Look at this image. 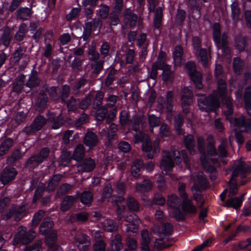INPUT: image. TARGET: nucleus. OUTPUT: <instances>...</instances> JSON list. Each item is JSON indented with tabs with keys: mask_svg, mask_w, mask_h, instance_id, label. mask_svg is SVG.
Returning a JSON list of instances; mask_svg holds the SVG:
<instances>
[{
	"mask_svg": "<svg viewBox=\"0 0 251 251\" xmlns=\"http://www.w3.org/2000/svg\"><path fill=\"white\" fill-rule=\"evenodd\" d=\"M134 141L135 143L142 142L143 151L149 158H152L155 154L160 151V140L158 138L154 141L152 147L150 137L142 132H138L134 135Z\"/></svg>",
	"mask_w": 251,
	"mask_h": 251,
	"instance_id": "1",
	"label": "nucleus"
},
{
	"mask_svg": "<svg viewBox=\"0 0 251 251\" xmlns=\"http://www.w3.org/2000/svg\"><path fill=\"white\" fill-rule=\"evenodd\" d=\"M162 158L160 163V168L162 172L167 174L168 172L171 171L175 166L174 160L176 164L181 163L180 152L177 147L173 146L171 151H163L162 152Z\"/></svg>",
	"mask_w": 251,
	"mask_h": 251,
	"instance_id": "2",
	"label": "nucleus"
},
{
	"mask_svg": "<svg viewBox=\"0 0 251 251\" xmlns=\"http://www.w3.org/2000/svg\"><path fill=\"white\" fill-rule=\"evenodd\" d=\"M251 172V165L238 162V164L235 165L232 171L231 177L229 180L228 197H233L236 195L238 191V186L235 177L240 176L243 178L246 175Z\"/></svg>",
	"mask_w": 251,
	"mask_h": 251,
	"instance_id": "3",
	"label": "nucleus"
},
{
	"mask_svg": "<svg viewBox=\"0 0 251 251\" xmlns=\"http://www.w3.org/2000/svg\"><path fill=\"white\" fill-rule=\"evenodd\" d=\"M191 180L194 183L192 187L194 198L198 204L201 207L202 206L204 201L202 199L200 188H206L207 187V180L202 172L194 173L191 175Z\"/></svg>",
	"mask_w": 251,
	"mask_h": 251,
	"instance_id": "4",
	"label": "nucleus"
},
{
	"mask_svg": "<svg viewBox=\"0 0 251 251\" xmlns=\"http://www.w3.org/2000/svg\"><path fill=\"white\" fill-rule=\"evenodd\" d=\"M196 96L199 97L197 100L199 105L201 104L207 108H202L200 110H218L221 107V99L213 92L208 95L204 93H197Z\"/></svg>",
	"mask_w": 251,
	"mask_h": 251,
	"instance_id": "5",
	"label": "nucleus"
},
{
	"mask_svg": "<svg viewBox=\"0 0 251 251\" xmlns=\"http://www.w3.org/2000/svg\"><path fill=\"white\" fill-rule=\"evenodd\" d=\"M53 226V222L50 218L44 219L40 227V232L42 234L46 235V243L48 247L52 246L57 238V232L51 229Z\"/></svg>",
	"mask_w": 251,
	"mask_h": 251,
	"instance_id": "6",
	"label": "nucleus"
},
{
	"mask_svg": "<svg viewBox=\"0 0 251 251\" xmlns=\"http://www.w3.org/2000/svg\"><path fill=\"white\" fill-rule=\"evenodd\" d=\"M36 236V232L32 229L26 231L25 227L21 226L18 228V232L15 235L13 244L17 245L19 243L27 244L31 242Z\"/></svg>",
	"mask_w": 251,
	"mask_h": 251,
	"instance_id": "7",
	"label": "nucleus"
},
{
	"mask_svg": "<svg viewBox=\"0 0 251 251\" xmlns=\"http://www.w3.org/2000/svg\"><path fill=\"white\" fill-rule=\"evenodd\" d=\"M168 204L173 209V215L176 219L178 221H183L185 219V215L182 212L179 208L180 201L176 195H171L168 197Z\"/></svg>",
	"mask_w": 251,
	"mask_h": 251,
	"instance_id": "8",
	"label": "nucleus"
},
{
	"mask_svg": "<svg viewBox=\"0 0 251 251\" xmlns=\"http://www.w3.org/2000/svg\"><path fill=\"white\" fill-rule=\"evenodd\" d=\"M50 150L49 148H43L38 154H36L30 158L26 162V166L30 168L36 167L47 159Z\"/></svg>",
	"mask_w": 251,
	"mask_h": 251,
	"instance_id": "9",
	"label": "nucleus"
},
{
	"mask_svg": "<svg viewBox=\"0 0 251 251\" xmlns=\"http://www.w3.org/2000/svg\"><path fill=\"white\" fill-rule=\"evenodd\" d=\"M234 129L240 130L249 133H251V119H246L244 116L236 118L234 120Z\"/></svg>",
	"mask_w": 251,
	"mask_h": 251,
	"instance_id": "10",
	"label": "nucleus"
},
{
	"mask_svg": "<svg viewBox=\"0 0 251 251\" xmlns=\"http://www.w3.org/2000/svg\"><path fill=\"white\" fill-rule=\"evenodd\" d=\"M193 101V91L185 87L181 90V101L182 110H188L186 107L190 106Z\"/></svg>",
	"mask_w": 251,
	"mask_h": 251,
	"instance_id": "11",
	"label": "nucleus"
},
{
	"mask_svg": "<svg viewBox=\"0 0 251 251\" xmlns=\"http://www.w3.org/2000/svg\"><path fill=\"white\" fill-rule=\"evenodd\" d=\"M77 247L79 251H87L91 245L90 238L85 234H80L75 237Z\"/></svg>",
	"mask_w": 251,
	"mask_h": 251,
	"instance_id": "12",
	"label": "nucleus"
},
{
	"mask_svg": "<svg viewBox=\"0 0 251 251\" xmlns=\"http://www.w3.org/2000/svg\"><path fill=\"white\" fill-rule=\"evenodd\" d=\"M46 122V120L44 117L39 116L34 120L32 125L25 127V131L26 133L36 132L42 128L45 124Z\"/></svg>",
	"mask_w": 251,
	"mask_h": 251,
	"instance_id": "13",
	"label": "nucleus"
},
{
	"mask_svg": "<svg viewBox=\"0 0 251 251\" xmlns=\"http://www.w3.org/2000/svg\"><path fill=\"white\" fill-rule=\"evenodd\" d=\"M173 226L168 223L163 225L161 228L156 225L152 227L153 232L156 233L159 237L162 239L170 235L173 232Z\"/></svg>",
	"mask_w": 251,
	"mask_h": 251,
	"instance_id": "14",
	"label": "nucleus"
},
{
	"mask_svg": "<svg viewBox=\"0 0 251 251\" xmlns=\"http://www.w3.org/2000/svg\"><path fill=\"white\" fill-rule=\"evenodd\" d=\"M125 220L128 223L126 226L127 231L135 232V230L140 223V221L138 217L134 213L127 215Z\"/></svg>",
	"mask_w": 251,
	"mask_h": 251,
	"instance_id": "15",
	"label": "nucleus"
},
{
	"mask_svg": "<svg viewBox=\"0 0 251 251\" xmlns=\"http://www.w3.org/2000/svg\"><path fill=\"white\" fill-rule=\"evenodd\" d=\"M17 175V172L14 168H5L2 172L0 180L3 184H6L13 180Z\"/></svg>",
	"mask_w": 251,
	"mask_h": 251,
	"instance_id": "16",
	"label": "nucleus"
},
{
	"mask_svg": "<svg viewBox=\"0 0 251 251\" xmlns=\"http://www.w3.org/2000/svg\"><path fill=\"white\" fill-rule=\"evenodd\" d=\"M25 75L21 74L19 75L12 83V91L18 94H20L23 90L25 83Z\"/></svg>",
	"mask_w": 251,
	"mask_h": 251,
	"instance_id": "17",
	"label": "nucleus"
},
{
	"mask_svg": "<svg viewBox=\"0 0 251 251\" xmlns=\"http://www.w3.org/2000/svg\"><path fill=\"white\" fill-rule=\"evenodd\" d=\"M174 93L173 91H168L166 95V99L160 97L158 100L162 102V108L160 110H164V105H166V110H173L174 106Z\"/></svg>",
	"mask_w": 251,
	"mask_h": 251,
	"instance_id": "18",
	"label": "nucleus"
},
{
	"mask_svg": "<svg viewBox=\"0 0 251 251\" xmlns=\"http://www.w3.org/2000/svg\"><path fill=\"white\" fill-rule=\"evenodd\" d=\"M33 11L31 7H20L15 12L17 20L26 21L32 16Z\"/></svg>",
	"mask_w": 251,
	"mask_h": 251,
	"instance_id": "19",
	"label": "nucleus"
},
{
	"mask_svg": "<svg viewBox=\"0 0 251 251\" xmlns=\"http://www.w3.org/2000/svg\"><path fill=\"white\" fill-rule=\"evenodd\" d=\"M95 166L96 163L94 160L91 158H87L77 166V170L79 172L89 173L92 172Z\"/></svg>",
	"mask_w": 251,
	"mask_h": 251,
	"instance_id": "20",
	"label": "nucleus"
},
{
	"mask_svg": "<svg viewBox=\"0 0 251 251\" xmlns=\"http://www.w3.org/2000/svg\"><path fill=\"white\" fill-rule=\"evenodd\" d=\"M40 82L41 79L38 76V72L33 70L27 81L25 83V86L30 89L37 88L40 86Z\"/></svg>",
	"mask_w": 251,
	"mask_h": 251,
	"instance_id": "21",
	"label": "nucleus"
},
{
	"mask_svg": "<svg viewBox=\"0 0 251 251\" xmlns=\"http://www.w3.org/2000/svg\"><path fill=\"white\" fill-rule=\"evenodd\" d=\"M190 80L192 82L196 90H201L203 88L204 85L202 80V74L200 71L194 74L189 76Z\"/></svg>",
	"mask_w": 251,
	"mask_h": 251,
	"instance_id": "22",
	"label": "nucleus"
},
{
	"mask_svg": "<svg viewBox=\"0 0 251 251\" xmlns=\"http://www.w3.org/2000/svg\"><path fill=\"white\" fill-rule=\"evenodd\" d=\"M221 27L219 23H215L212 27L213 41L217 48H219L221 41Z\"/></svg>",
	"mask_w": 251,
	"mask_h": 251,
	"instance_id": "23",
	"label": "nucleus"
},
{
	"mask_svg": "<svg viewBox=\"0 0 251 251\" xmlns=\"http://www.w3.org/2000/svg\"><path fill=\"white\" fill-rule=\"evenodd\" d=\"M98 142V138L96 133L88 131L84 138V143L89 148L95 147Z\"/></svg>",
	"mask_w": 251,
	"mask_h": 251,
	"instance_id": "24",
	"label": "nucleus"
},
{
	"mask_svg": "<svg viewBox=\"0 0 251 251\" xmlns=\"http://www.w3.org/2000/svg\"><path fill=\"white\" fill-rule=\"evenodd\" d=\"M197 146L200 152L201 153V160L202 166L206 167L207 155L205 152V144L203 138L199 137L197 138Z\"/></svg>",
	"mask_w": 251,
	"mask_h": 251,
	"instance_id": "25",
	"label": "nucleus"
},
{
	"mask_svg": "<svg viewBox=\"0 0 251 251\" xmlns=\"http://www.w3.org/2000/svg\"><path fill=\"white\" fill-rule=\"evenodd\" d=\"M213 92L219 97L227 95V85L226 81L222 78L219 79L217 82V89L213 90Z\"/></svg>",
	"mask_w": 251,
	"mask_h": 251,
	"instance_id": "26",
	"label": "nucleus"
},
{
	"mask_svg": "<svg viewBox=\"0 0 251 251\" xmlns=\"http://www.w3.org/2000/svg\"><path fill=\"white\" fill-rule=\"evenodd\" d=\"M48 120L51 122H53L52 125V128L56 129L59 128L63 124V119L62 117L59 116H56L54 112H52L50 111H48L47 114Z\"/></svg>",
	"mask_w": 251,
	"mask_h": 251,
	"instance_id": "27",
	"label": "nucleus"
},
{
	"mask_svg": "<svg viewBox=\"0 0 251 251\" xmlns=\"http://www.w3.org/2000/svg\"><path fill=\"white\" fill-rule=\"evenodd\" d=\"M243 196L244 195L240 197H229V198L226 201L224 206L232 207L235 209L238 208L242 204Z\"/></svg>",
	"mask_w": 251,
	"mask_h": 251,
	"instance_id": "28",
	"label": "nucleus"
},
{
	"mask_svg": "<svg viewBox=\"0 0 251 251\" xmlns=\"http://www.w3.org/2000/svg\"><path fill=\"white\" fill-rule=\"evenodd\" d=\"M182 209L186 214H194L197 211V208L192 203V201L187 198L183 200Z\"/></svg>",
	"mask_w": 251,
	"mask_h": 251,
	"instance_id": "29",
	"label": "nucleus"
},
{
	"mask_svg": "<svg viewBox=\"0 0 251 251\" xmlns=\"http://www.w3.org/2000/svg\"><path fill=\"white\" fill-rule=\"evenodd\" d=\"M141 248L143 251H150L149 243L151 240V235L147 229L141 232Z\"/></svg>",
	"mask_w": 251,
	"mask_h": 251,
	"instance_id": "30",
	"label": "nucleus"
},
{
	"mask_svg": "<svg viewBox=\"0 0 251 251\" xmlns=\"http://www.w3.org/2000/svg\"><path fill=\"white\" fill-rule=\"evenodd\" d=\"M175 72L171 67H167L162 73L161 78L164 82L173 83L175 78Z\"/></svg>",
	"mask_w": 251,
	"mask_h": 251,
	"instance_id": "31",
	"label": "nucleus"
},
{
	"mask_svg": "<svg viewBox=\"0 0 251 251\" xmlns=\"http://www.w3.org/2000/svg\"><path fill=\"white\" fill-rule=\"evenodd\" d=\"M184 143L190 154H194L195 153V141L194 136L192 135L185 136L184 138Z\"/></svg>",
	"mask_w": 251,
	"mask_h": 251,
	"instance_id": "32",
	"label": "nucleus"
},
{
	"mask_svg": "<svg viewBox=\"0 0 251 251\" xmlns=\"http://www.w3.org/2000/svg\"><path fill=\"white\" fill-rule=\"evenodd\" d=\"M227 146V143L226 140L225 138L222 139L220 145L218 147V152L219 157L221 161L224 163H226V161L224 159V158L227 156V152L226 151Z\"/></svg>",
	"mask_w": 251,
	"mask_h": 251,
	"instance_id": "33",
	"label": "nucleus"
},
{
	"mask_svg": "<svg viewBox=\"0 0 251 251\" xmlns=\"http://www.w3.org/2000/svg\"><path fill=\"white\" fill-rule=\"evenodd\" d=\"M243 99L245 110H251V85L245 89Z\"/></svg>",
	"mask_w": 251,
	"mask_h": 251,
	"instance_id": "34",
	"label": "nucleus"
},
{
	"mask_svg": "<svg viewBox=\"0 0 251 251\" xmlns=\"http://www.w3.org/2000/svg\"><path fill=\"white\" fill-rule=\"evenodd\" d=\"M143 165L142 160L136 159L133 161L131 168V173L133 176L136 177L140 176Z\"/></svg>",
	"mask_w": 251,
	"mask_h": 251,
	"instance_id": "35",
	"label": "nucleus"
},
{
	"mask_svg": "<svg viewBox=\"0 0 251 251\" xmlns=\"http://www.w3.org/2000/svg\"><path fill=\"white\" fill-rule=\"evenodd\" d=\"M197 57H200L203 67H205L208 63V54L205 48H202L194 52Z\"/></svg>",
	"mask_w": 251,
	"mask_h": 251,
	"instance_id": "36",
	"label": "nucleus"
},
{
	"mask_svg": "<svg viewBox=\"0 0 251 251\" xmlns=\"http://www.w3.org/2000/svg\"><path fill=\"white\" fill-rule=\"evenodd\" d=\"M62 176L61 175H55L50 179L48 185L46 187V190L50 192L53 191L56 187L58 185L60 181Z\"/></svg>",
	"mask_w": 251,
	"mask_h": 251,
	"instance_id": "37",
	"label": "nucleus"
},
{
	"mask_svg": "<svg viewBox=\"0 0 251 251\" xmlns=\"http://www.w3.org/2000/svg\"><path fill=\"white\" fill-rule=\"evenodd\" d=\"M76 198L72 196H68L64 198L61 205V209L65 212L73 205Z\"/></svg>",
	"mask_w": 251,
	"mask_h": 251,
	"instance_id": "38",
	"label": "nucleus"
},
{
	"mask_svg": "<svg viewBox=\"0 0 251 251\" xmlns=\"http://www.w3.org/2000/svg\"><path fill=\"white\" fill-rule=\"evenodd\" d=\"M207 153L208 155H207V159L208 162L211 164V162L213 164L215 165L216 166L219 165L218 160L217 158H211L209 159L208 156H213L217 154V151L214 147L213 144L211 143H209L207 146Z\"/></svg>",
	"mask_w": 251,
	"mask_h": 251,
	"instance_id": "39",
	"label": "nucleus"
},
{
	"mask_svg": "<svg viewBox=\"0 0 251 251\" xmlns=\"http://www.w3.org/2000/svg\"><path fill=\"white\" fill-rule=\"evenodd\" d=\"M104 61L103 59H100L98 61L91 62L90 65L93 74L98 75L103 69V65Z\"/></svg>",
	"mask_w": 251,
	"mask_h": 251,
	"instance_id": "40",
	"label": "nucleus"
},
{
	"mask_svg": "<svg viewBox=\"0 0 251 251\" xmlns=\"http://www.w3.org/2000/svg\"><path fill=\"white\" fill-rule=\"evenodd\" d=\"M231 18L235 22H238L240 20V9L239 7L238 3L236 1H234L231 5Z\"/></svg>",
	"mask_w": 251,
	"mask_h": 251,
	"instance_id": "41",
	"label": "nucleus"
},
{
	"mask_svg": "<svg viewBox=\"0 0 251 251\" xmlns=\"http://www.w3.org/2000/svg\"><path fill=\"white\" fill-rule=\"evenodd\" d=\"M104 93L102 91H99L96 93L95 99L93 103V110L101 109V106L103 98H104Z\"/></svg>",
	"mask_w": 251,
	"mask_h": 251,
	"instance_id": "42",
	"label": "nucleus"
},
{
	"mask_svg": "<svg viewBox=\"0 0 251 251\" xmlns=\"http://www.w3.org/2000/svg\"><path fill=\"white\" fill-rule=\"evenodd\" d=\"M88 219V214L86 212H82L79 213L73 214L71 215L69 218V221L71 223L75 221L84 222Z\"/></svg>",
	"mask_w": 251,
	"mask_h": 251,
	"instance_id": "43",
	"label": "nucleus"
},
{
	"mask_svg": "<svg viewBox=\"0 0 251 251\" xmlns=\"http://www.w3.org/2000/svg\"><path fill=\"white\" fill-rule=\"evenodd\" d=\"M48 101V98L47 94L44 92H41L38 96L36 104L38 108L41 109V110H43Z\"/></svg>",
	"mask_w": 251,
	"mask_h": 251,
	"instance_id": "44",
	"label": "nucleus"
},
{
	"mask_svg": "<svg viewBox=\"0 0 251 251\" xmlns=\"http://www.w3.org/2000/svg\"><path fill=\"white\" fill-rule=\"evenodd\" d=\"M183 55V49L181 46L177 45L175 47L173 52V58L174 60L178 63L181 62Z\"/></svg>",
	"mask_w": 251,
	"mask_h": 251,
	"instance_id": "45",
	"label": "nucleus"
},
{
	"mask_svg": "<svg viewBox=\"0 0 251 251\" xmlns=\"http://www.w3.org/2000/svg\"><path fill=\"white\" fill-rule=\"evenodd\" d=\"M236 49L241 52L245 50L247 46V39L245 36H238L235 39Z\"/></svg>",
	"mask_w": 251,
	"mask_h": 251,
	"instance_id": "46",
	"label": "nucleus"
},
{
	"mask_svg": "<svg viewBox=\"0 0 251 251\" xmlns=\"http://www.w3.org/2000/svg\"><path fill=\"white\" fill-rule=\"evenodd\" d=\"M244 66V60L239 57L234 58L233 60V69L234 73L239 74Z\"/></svg>",
	"mask_w": 251,
	"mask_h": 251,
	"instance_id": "47",
	"label": "nucleus"
},
{
	"mask_svg": "<svg viewBox=\"0 0 251 251\" xmlns=\"http://www.w3.org/2000/svg\"><path fill=\"white\" fill-rule=\"evenodd\" d=\"M103 228L108 232H112L116 230L118 228L116 223L113 220L107 219L102 224Z\"/></svg>",
	"mask_w": 251,
	"mask_h": 251,
	"instance_id": "48",
	"label": "nucleus"
},
{
	"mask_svg": "<svg viewBox=\"0 0 251 251\" xmlns=\"http://www.w3.org/2000/svg\"><path fill=\"white\" fill-rule=\"evenodd\" d=\"M110 245L113 248L114 251H120L123 248L121 236L120 235H116L114 238L111 240Z\"/></svg>",
	"mask_w": 251,
	"mask_h": 251,
	"instance_id": "49",
	"label": "nucleus"
},
{
	"mask_svg": "<svg viewBox=\"0 0 251 251\" xmlns=\"http://www.w3.org/2000/svg\"><path fill=\"white\" fill-rule=\"evenodd\" d=\"M84 146L82 144H79L74 150L73 158L76 161H80L84 157Z\"/></svg>",
	"mask_w": 251,
	"mask_h": 251,
	"instance_id": "50",
	"label": "nucleus"
},
{
	"mask_svg": "<svg viewBox=\"0 0 251 251\" xmlns=\"http://www.w3.org/2000/svg\"><path fill=\"white\" fill-rule=\"evenodd\" d=\"M152 186V183L149 180H144L141 183H137L136 186V190L139 192H147L151 190Z\"/></svg>",
	"mask_w": 251,
	"mask_h": 251,
	"instance_id": "51",
	"label": "nucleus"
},
{
	"mask_svg": "<svg viewBox=\"0 0 251 251\" xmlns=\"http://www.w3.org/2000/svg\"><path fill=\"white\" fill-rule=\"evenodd\" d=\"M118 97L114 95H110L106 100V103L101 107V109L99 110H108L109 108L113 107L117 101Z\"/></svg>",
	"mask_w": 251,
	"mask_h": 251,
	"instance_id": "52",
	"label": "nucleus"
},
{
	"mask_svg": "<svg viewBox=\"0 0 251 251\" xmlns=\"http://www.w3.org/2000/svg\"><path fill=\"white\" fill-rule=\"evenodd\" d=\"M184 68L189 76L199 71L197 70L196 63L192 60L186 62L185 64Z\"/></svg>",
	"mask_w": 251,
	"mask_h": 251,
	"instance_id": "53",
	"label": "nucleus"
},
{
	"mask_svg": "<svg viewBox=\"0 0 251 251\" xmlns=\"http://www.w3.org/2000/svg\"><path fill=\"white\" fill-rule=\"evenodd\" d=\"M50 97L54 100H58L60 99V90L58 87L51 86L46 89Z\"/></svg>",
	"mask_w": 251,
	"mask_h": 251,
	"instance_id": "54",
	"label": "nucleus"
},
{
	"mask_svg": "<svg viewBox=\"0 0 251 251\" xmlns=\"http://www.w3.org/2000/svg\"><path fill=\"white\" fill-rule=\"evenodd\" d=\"M13 140L8 138L5 140L0 145V156L5 154L13 145Z\"/></svg>",
	"mask_w": 251,
	"mask_h": 251,
	"instance_id": "55",
	"label": "nucleus"
},
{
	"mask_svg": "<svg viewBox=\"0 0 251 251\" xmlns=\"http://www.w3.org/2000/svg\"><path fill=\"white\" fill-rule=\"evenodd\" d=\"M117 70L114 68H112L108 73L105 79L104 85L106 87L111 85L115 79V75Z\"/></svg>",
	"mask_w": 251,
	"mask_h": 251,
	"instance_id": "56",
	"label": "nucleus"
},
{
	"mask_svg": "<svg viewBox=\"0 0 251 251\" xmlns=\"http://www.w3.org/2000/svg\"><path fill=\"white\" fill-rule=\"evenodd\" d=\"M183 118L180 115H178L177 117H176L174 123L175 127L177 133L179 135H183L184 134V131L181 128V126H183Z\"/></svg>",
	"mask_w": 251,
	"mask_h": 251,
	"instance_id": "57",
	"label": "nucleus"
},
{
	"mask_svg": "<svg viewBox=\"0 0 251 251\" xmlns=\"http://www.w3.org/2000/svg\"><path fill=\"white\" fill-rule=\"evenodd\" d=\"M80 7H73L69 13L66 15V19L68 22H71L75 19L80 15Z\"/></svg>",
	"mask_w": 251,
	"mask_h": 251,
	"instance_id": "58",
	"label": "nucleus"
},
{
	"mask_svg": "<svg viewBox=\"0 0 251 251\" xmlns=\"http://www.w3.org/2000/svg\"><path fill=\"white\" fill-rule=\"evenodd\" d=\"M121 14L116 12L112 11L108 16L109 25L112 26H116L120 23L119 16Z\"/></svg>",
	"mask_w": 251,
	"mask_h": 251,
	"instance_id": "59",
	"label": "nucleus"
},
{
	"mask_svg": "<svg viewBox=\"0 0 251 251\" xmlns=\"http://www.w3.org/2000/svg\"><path fill=\"white\" fill-rule=\"evenodd\" d=\"M72 158V153L70 151H64L60 156V164L62 166H66Z\"/></svg>",
	"mask_w": 251,
	"mask_h": 251,
	"instance_id": "60",
	"label": "nucleus"
},
{
	"mask_svg": "<svg viewBox=\"0 0 251 251\" xmlns=\"http://www.w3.org/2000/svg\"><path fill=\"white\" fill-rule=\"evenodd\" d=\"M67 105L68 110H78L80 107V99L72 97L67 102Z\"/></svg>",
	"mask_w": 251,
	"mask_h": 251,
	"instance_id": "61",
	"label": "nucleus"
},
{
	"mask_svg": "<svg viewBox=\"0 0 251 251\" xmlns=\"http://www.w3.org/2000/svg\"><path fill=\"white\" fill-rule=\"evenodd\" d=\"M159 135L162 138L170 137L172 135L170 127L165 123H163L159 129Z\"/></svg>",
	"mask_w": 251,
	"mask_h": 251,
	"instance_id": "62",
	"label": "nucleus"
},
{
	"mask_svg": "<svg viewBox=\"0 0 251 251\" xmlns=\"http://www.w3.org/2000/svg\"><path fill=\"white\" fill-rule=\"evenodd\" d=\"M100 8L97 10L99 12L100 17L103 20H106L108 18L110 14V7L109 6L105 4H101Z\"/></svg>",
	"mask_w": 251,
	"mask_h": 251,
	"instance_id": "63",
	"label": "nucleus"
},
{
	"mask_svg": "<svg viewBox=\"0 0 251 251\" xmlns=\"http://www.w3.org/2000/svg\"><path fill=\"white\" fill-rule=\"evenodd\" d=\"M221 103L225 105L227 110H233V100L230 97H228L227 95L224 97H220Z\"/></svg>",
	"mask_w": 251,
	"mask_h": 251,
	"instance_id": "64",
	"label": "nucleus"
}]
</instances>
